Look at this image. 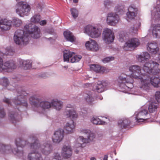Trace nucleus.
Returning a JSON list of instances; mask_svg holds the SVG:
<instances>
[{
  "label": "nucleus",
  "mask_w": 160,
  "mask_h": 160,
  "mask_svg": "<svg viewBox=\"0 0 160 160\" xmlns=\"http://www.w3.org/2000/svg\"><path fill=\"white\" fill-rule=\"evenodd\" d=\"M63 35L67 41L73 42L75 41V38L72 33L70 31H66L63 32Z\"/></svg>",
  "instance_id": "72a5a7b5"
},
{
  "label": "nucleus",
  "mask_w": 160,
  "mask_h": 160,
  "mask_svg": "<svg viewBox=\"0 0 160 160\" xmlns=\"http://www.w3.org/2000/svg\"><path fill=\"white\" fill-rule=\"evenodd\" d=\"M15 9L16 13L21 17L28 15L31 10L30 6L24 2H18L15 6Z\"/></svg>",
  "instance_id": "423d86ee"
},
{
  "label": "nucleus",
  "mask_w": 160,
  "mask_h": 160,
  "mask_svg": "<svg viewBox=\"0 0 160 160\" xmlns=\"http://www.w3.org/2000/svg\"><path fill=\"white\" fill-rule=\"evenodd\" d=\"M149 30L152 31L154 37L160 38V24L152 25Z\"/></svg>",
  "instance_id": "5701e85b"
},
{
  "label": "nucleus",
  "mask_w": 160,
  "mask_h": 160,
  "mask_svg": "<svg viewBox=\"0 0 160 160\" xmlns=\"http://www.w3.org/2000/svg\"><path fill=\"white\" fill-rule=\"evenodd\" d=\"M17 113L13 111L11 112H9V117L10 119L13 123H14L17 121Z\"/></svg>",
  "instance_id": "ea45409f"
},
{
  "label": "nucleus",
  "mask_w": 160,
  "mask_h": 160,
  "mask_svg": "<svg viewBox=\"0 0 160 160\" xmlns=\"http://www.w3.org/2000/svg\"><path fill=\"white\" fill-rule=\"evenodd\" d=\"M41 17L39 15H35L31 18V21L34 23H38L40 21Z\"/></svg>",
  "instance_id": "79ce46f5"
},
{
  "label": "nucleus",
  "mask_w": 160,
  "mask_h": 160,
  "mask_svg": "<svg viewBox=\"0 0 160 160\" xmlns=\"http://www.w3.org/2000/svg\"><path fill=\"white\" fill-rule=\"evenodd\" d=\"M45 32L51 34H54V30L52 29H46Z\"/></svg>",
  "instance_id": "5fc2aeb1"
},
{
  "label": "nucleus",
  "mask_w": 160,
  "mask_h": 160,
  "mask_svg": "<svg viewBox=\"0 0 160 160\" xmlns=\"http://www.w3.org/2000/svg\"><path fill=\"white\" fill-rule=\"evenodd\" d=\"M63 137V130L59 129L55 132L52 140L54 142L58 143L62 140Z\"/></svg>",
  "instance_id": "6ab92c4d"
},
{
  "label": "nucleus",
  "mask_w": 160,
  "mask_h": 160,
  "mask_svg": "<svg viewBox=\"0 0 160 160\" xmlns=\"http://www.w3.org/2000/svg\"><path fill=\"white\" fill-rule=\"evenodd\" d=\"M86 48L89 50L96 51L98 49V45L94 40H90L87 42L85 44Z\"/></svg>",
  "instance_id": "aec40b11"
},
{
  "label": "nucleus",
  "mask_w": 160,
  "mask_h": 160,
  "mask_svg": "<svg viewBox=\"0 0 160 160\" xmlns=\"http://www.w3.org/2000/svg\"><path fill=\"white\" fill-rule=\"evenodd\" d=\"M63 114L66 118H71L73 119L77 118L78 116L77 113L73 109L66 108Z\"/></svg>",
  "instance_id": "a878e982"
},
{
  "label": "nucleus",
  "mask_w": 160,
  "mask_h": 160,
  "mask_svg": "<svg viewBox=\"0 0 160 160\" xmlns=\"http://www.w3.org/2000/svg\"><path fill=\"white\" fill-rule=\"evenodd\" d=\"M3 66L5 67L3 68L8 69L10 71L16 68L15 62L12 60H10L5 62Z\"/></svg>",
  "instance_id": "cd10ccee"
},
{
  "label": "nucleus",
  "mask_w": 160,
  "mask_h": 160,
  "mask_svg": "<svg viewBox=\"0 0 160 160\" xmlns=\"http://www.w3.org/2000/svg\"><path fill=\"white\" fill-rule=\"evenodd\" d=\"M25 69H29L31 67V62L29 60H26V64H24L23 66Z\"/></svg>",
  "instance_id": "de8ad7c7"
},
{
  "label": "nucleus",
  "mask_w": 160,
  "mask_h": 160,
  "mask_svg": "<svg viewBox=\"0 0 160 160\" xmlns=\"http://www.w3.org/2000/svg\"><path fill=\"white\" fill-rule=\"evenodd\" d=\"M63 102L57 99H53L51 101V107L59 111L62 108Z\"/></svg>",
  "instance_id": "c85d7f7f"
},
{
  "label": "nucleus",
  "mask_w": 160,
  "mask_h": 160,
  "mask_svg": "<svg viewBox=\"0 0 160 160\" xmlns=\"http://www.w3.org/2000/svg\"><path fill=\"white\" fill-rule=\"evenodd\" d=\"M91 122L93 124L96 125H104L105 123V122L101 120L97 117H93L91 119Z\"/></svg>",
  "instance_id": "e433bc0d"
},
{
  "label": "nucleus",
  "mask_w": 160,
  "mask_h": 160,
  "mask_svg": "<svg viewBox=\"0 0 160 160\" xmlns=\"http://www.w3.org/2000/svg\"><path fill=\"white\" fill-rule=\"evenodd\" d=\"M90 67L92 70L94 71L97 72L103 73L105 72L106 70L105 68L98 65H91Z\"/></svg>",
  "instance_id": "2f4dec72"
},
{
  "label": "nucleus",
  "mask_w": 160,
  "mask_h": 160,
  "mask_svg": "<svg viewBox=\"0 0 160 160\" xmlns=\"http://www.w3.org/2000/svg\"><path fill=\"white\" fill-rule=\"evenodd\" d=\"M34 143L30 145L31 152L28 154V160H42L40 152L45 155H48L51 152L52 149L50 142L43 143L41 145L36 138L33 139Z\"/></svg>",
  "instance_id": "f03ea898"
},
{
  "label": "nucleus",
  "mask_w": 160,
  "mask_h": 160,
  "mask_svg": "<svg viewBox=\"0 0 160 160\" xmlns=\"http://www.w3.org/2000/svg\"><path fill=\"white\" fill-rule=\"evenodd\" d=\"M112 2L109 0H105L104 1V4L106 7H108L111 5Z\"/></svg>",
  "instance_id": "3c124183"
},
{
  "label": "nucleus",
  "mask_w": 160,
  "mask_h": 160,
  "mask_svg": "<svg viewBox=\"0 0 160 160\" xmlns=\"http://www.w3.org/2000/svg\"><path fill=\"white\" fill-rule=\"evenodd\" d=\"M19 64L22 66H24V64H26V60H24L22 59H20L19 60Z\"/></svg>",
  "instance_id": "6e6d98bb"
},
{
  "label": "nucleus",
  "mask_w": 160,
  "mask_h": 160,
  "mask_svg": "<svg viewBox=\"0 0 160 160\" xmlns=\"http://www.w3.org/2000/svg\"><path fill=\"white\" fill-rule=\"evenodd\" d=\"M72 150L69 145H64L62 148L61 154L62 156L66 158H70L72 155Z\"/></svg>",
  "instance_id": "412c9836"
},
{
  "label": "nucleus",
  "mask_w": 160,
  "mask_h": 160,
  "mask_svg": "<svg viewBox=\"0 0 160 160\" xmlns=\"http://www.w3.org/2000/svg\"><path fill=\"white\" fill-rule=\"evenodd\" d=\"M26 30H28V34L31 37L35 38H37L40 37V29L37 26L32 25L31 30L29 29V26L26 25L24 26Z\"/></svg>",
  "instance_id": "4468645a"
},
{
  "label": "nucleus",
  "mask_w": 160,
  "mask_h": 160,
  "mask_svg": "<svg viewBox=\"0 0 160 160\" xmlns=\"http://www.w3.org/2000/svg\"><path fill=\"white\" fill-rule=\"evenodd\" d=\"M3 61L2 59L0 57V68L2 67L3 66Z\"/></svg>",
  "instance_id": "052dcab7"
},
{
  "label": "nucleus",
  "mask_w": 160,
  "mask_h": 160,
  "mask_svg": "<svg viewBox=\"0 0 160 160\" xmlns=\"http://www.w3.org/2000/svg\"><path fill=\"white\" fill-rule=\"evenodd\" d=\"M114 38V33L112 30L107 28L104 29L102 33V38L105 43L109 44L113 42Z\"/></svg>",
  "instance_id": "9d476101"
},
{
  "label": "nucleus",
  "mask_w": 160,
  "mask_h": 160,
  "mask_svg": "<svg viewBox=\"0 0 160 160\" xmlns=\"http://www.w3.org/2000/svg\"><path fill=\"white\" fill-rule=\"evenodd\" d=\"M147 108H145V106H143L135 112L134 113L135 118L138 122H142L146 119L145 118L148 113Z\"/></svg>",
  "instance_id": "f8f14e48"
},
{
  "label": "nucleus",
  "mask_w": 160,
  "mask_h": 160,
  "mask_svg": "<svg viewBox=\"0 0 160 160\" xmlns=\"http://www.w3.org/2000/svg\"><path fill=\"white\" fill-rule=\"evenodd\" d=\"M11 21L7 19H2L0 21V28L2 31H7L12 27Z\"/></svg>",
  "instance_id": "a211bd4d"
},
{
  "label": "nucleus",
  "mask_w": 160,
  "mask_h": 160,
  "mask_svg": "<svg viewBox=\"0 0 160 160\" xmlns=\"http://www.w3.org/2000/svg\"><path fill=\"white\" fill-rule=\"evenodd\" d=\"M73 108L72 106L71 105H68L67 106L66 108Z\"/></svg>",
  "instance_id": "69168bd1"
},
{
  "label": "nucleus",
  "mask_w": 160,
  "mask_h": 160,
  "mask_svg": "<svg viewBox=\"0 0 160 160\" xmlns=\"http://www.w3.org/2000/svg\"><path fill=\"white\" fill-rule=\"evenodd\" d=\"M84 97L86 102L90 104L94 101V98L92 93L85 94L84 95Z\"/></svg>",
  "instance_id": "c9c22d12"
},
{
  "label": "nucleus",
  "mask_w": 160,
  "mask_h": 160,
  "mask_svg": "<svg viewBox=\"0 0 160 160\" xmlns=\"http://www.w3.org/2000/svg\"><path fill=\"white\" fill-rule=\"evenodd\" d=\"M138 80H140L141 81L139 85L140 88L142 90L147 92H149L150 90L151 84L150 78L148 75L146 74L142 78Z\"/></svg>",
  "instance_id": "9b49d317"
},
{
  "label": "nucleus",
  "mask_w": 160,
  "mask_h": 160,
  "mask_svg": "<svg viewBox=\"0 0 160 160\" xmlns=\"http://www.w3.org/2000/svg\"><path fill=\"white\" fill-rule=\"evenodd\" d=\"M115 8L116 12L119 14H122L124 12V6L121 4L117 5Z\"/></svg>",
  "instance_id": "4c0bfd02"
},
{
  "label": "nucleus",
  "mask_w": 160,
  "mask_h": 160,
  "mask_svg": "<svg viewBox=\"0 0 160 160\" xmlns=\"http://www.w3.org/2000/svg\"><path fill=\"white\" fill-rule=\"evenodd\" d=\"M150 83L154 87H158L160 86V76H153L150 78Z\"/></svg>",
  "instance_id": "7c9ffc66"
},
{
  "label": "nucleus",
  "mask_w": 160,
  "mask_h": 160,
  "mask_svg": "<svg viewBox=\"0 0 160 160\" xmlns=\"http://www.w3.org/2000/svg\"><path fill=\"white\" fill-rule=\"evenodd\" d=\"M157 5L152 12V18L154 20L160 18V1L157 2Z\"/></svg>",
  "instance_id": "4be33fe9"
},
{
  "label": "nucleus",
  "mask_w": 160,
  "mask_h": 160,
  "mask_svg": "<svg viewBox=\"0 0 160 160\" xmlns=\"http://www.w3.org/2000/svg\"><path fill=\"white\" fill-rule=\"evenodd\" d=\"M8 52H7V54L10 55H11L13 53V50L11 49H10V50H8Z\"/></svg>",
  "instance_id": "680f3d73"
},
{
  "label": "nucleus",
  "mask_w": 160,
  "mask_h": 160,
  "mask_svg": "<svg viewBox=\"0 0 160 160\" xmlns=\"http://www.w3.org/2000/svg\"><path fill=\"white\" fill-rule=\"evenodd\" d=\"M158 104L154 102H151L148 107V110L151 112H153L157 109Z\"/></svg>",
  "instance_id": "a19ab883"
},
{
  "label": "nucleus",
  "mask_w": 160,
  "mask_h": 160,
  "mask_svg": "<svg viewBox=\"0 0 160 160\" xmlns=\"http://www.w3.org/2000/svg\"><path fill=\"white\" fill-rule=\"evenodd\" d=\"M17 93V97L12 101L15 105H22L27 107L28 104L25 96H26L28 93L25 91H22L21 88L18 90Z\"/></svg>",
  "instance_id": "0eeeda50"
},
{
  "label": "nucleus",
  "mask_w": 160,
  "mask_h": 160,
  "mask_svg": "<svg viewBox=\"0 0 160 160\" xmlns=\"http://www.w3.org/2000/svg\"><path fill=\"white\" fill-rule=\"evenodd\" d=\"M0 84L3 86L6 87L9 84L8 79L7 78H4L0 80Z\"/></svg>",
  "instance_id": "a18cd8bd"
},
{
  "label": "nucleus",
  "mask_w": 160,
  "mask_h": 160,
  "mask_svg": "<svg viewBox=\"0 0 160 160\" xmlns=\"http://www.w3.org/2000/svg\"><path fill=\"white\" fill-rule=\"evenodd\" d=\"M125 38L124 37H123V38L121 37V36L120 37V38L119 39V41L122 42L123 41L125 40Z\"/></svg>",
  "instance_id": "e2e57ef3"
},
{
  "label": "nucleus",
  "mask_w": 160,
  "mask_h": 160,
  "mask_svg": "<svg viewBox=\"0 0 160 160\" xmlns=\"http://www.w3.org/2000/svg\"><path fill=\"white\" fill-rule=\"evenodd\" d=\"M114 60V58L113 57H107L104 58L102 60V61L104 63H107L111 61H112Z\"/></svg>",
  "instance_id": "8fccbe9b"
},
{
  "label": "nucleus",
  "mask_w": 160,
  "mask_h": 160,
  "mask_svg": "<svg viewBox=\"0 0 160 160\" xmlns=\"http://www.w3.org/2000/svg\"><path fill=\"white\" fill-rule=\"evenodd\" d=\"M82 58L81 55H73L70 59V62L72 63H74L78 62Z\"/></svg>",
  "instance_id": "37998d69"
},
{
  "label": "nucleus",
  "mask_w": 160,
  "mask_h": 160,
  "mask_svg": "<svg viewBox=\"0 0 160 160\" xmlns=\"http://www.w3.org/2000/svg\"><path fill=\"white\" fill-rule=\"evenodd\" d=\"M92 84L90 83H85L84 84V87H88L90 86H91Z\"/></svg>",
  "instance_id": "0e129e2a"
},
{
  "label": "nucleus",
  "mask_w": 160,
  "mask_h": 160,
  "mask_svg": "<svg viewBox=\"0 0 160 160\" xmlns=\"http://www.w3.org/2000/svg\"><path fill=\"white\" fill-rule=\"evenodd\" d=\"M75 55V53L69 50H65L63 51V60L64 62H69V59Z\"/></svg>",
  "instance_id": "c756f323"
},
{
  "label": "nucleus",
  "mask_w": 160,
  "mask_h": 160,
  "mask_svg": "<svg viewBox=\"0 0 160 160\" xmlns=\"http://www.w3.org/2000/svg\"><path fill=\"white\" fill-rule=\"evenodd\" d=\"M39 22L41 25H45L47 23V21L46 20H42L39 21Z\"/></svg>",
  "instance_id": "bf43d9fd"
},
{
  "label": "nucleus",
  "mask_w": 160,
  "mask_h": 160,
  "mask_svg": "<svg viewBox=\"0 0 160 160\" xmlns=\"http://www.w3.org/2000/svg\"><path fill=\"white\" fill-rule=\"evenodd\" d=\"M13 40L15 43L18 45H26L29 40V36L27 33L22 30H18L15 33Z\"/></svg>",
  "instance_id": "39448f33"
},
{
  "label": "nucleus",
  "mask_w": 160,
  "mask_h": 160,
  "mask_svg": "<svg viewBox=\"0 0 160 160\" xmlns=\"http://www.w3.org/2000/svg\"><path fill=\"white\" fill-rule=\"evenodd\" d=\"M100 29L90 25H88L84 28V32L86 33L92 38H97L101 34Z\"/></svg>",
  "instance_id": "1a4fd4ad"
},
{
  "label": "nucleus",
  "mask_w": 160,
  "mask_h": 160,
  "mask_svg": "<svg viewBox=\"0 0 160 160\" xmlns=\"http://www.w3.org/2000/svg\"><path fill=\"white\" fill-rule=\"evenodd\" d=\"M108 156L107 155H105L104 156L103 160H108Z\"/></svg>",
  "instance_id": "338daca9"
},
{
  "label": "nucleus",
  "mask_w": 160,
  "mask_h": 160,
  "mask_svg": "<svg viewBox=\"0 0 160 160\" xmlns=\"http://www.w3.org/2000/svg\"><path fill=\"white\" fill-rule=\"evenodd\" d=\"M0 151L3 153L8 154L12 152L14 154L20 157L23 155V152L22 151L18 150L17 149L14 150L12 149L10 145H5L1 143H0Z\"/></svg>",
  "instance_id": "6e6552de"
},
{
  "label": "nucleus",
  "mask_w": 160,
  "mask_h": 160,
  "mask_svg": "<svg viewBox=\"0 0 160 160\" xmlns=\"http://www.w3.org/2000/svg\"><path fill=\"white\" fill-rule=\"evenodd\" d=\"M154 59L157 62L160 63V53H159L157 57H156L154 58Z\"/></svg>",
  "instance_id": "13d9d810"
},
{
  "label": "nucleus",
  "mask_w": 160,
  "mask_h": 160,
  "mask_svg": "<svg viewBox=\"0 0 160 160\" xmlns=\"http://www.w3.org/2000/svg\"><path fill=\"white\" fill-rule=\"evenodd\" d=\"M119 20V17L117 14L111 12L107 15L106 22L109 25L115 26L118 22Z\"/></svg>",
  "instance_id": "ddd939ff"
},
{
  "label": "nucleus",
  "mask_w": 160,
  "mask_h": 160,
  "mask_svg": "<svg viewBox=\"0 0 160 160\" xmlns=\"http://www.w3.org/2000/svg\"><path fill=\"white\" fill-rule=\"evenodd\" d=\"M90 160H96V159L94 157H92L91 158Z\"/></svg>",
  "instance_id": "774afa93"
},
{
  "label": "nucleus",
  "mask_w": 160,
  "mask_h": 160,
  "mask_svg": "<svg viewBox=\"0 0 160 160\" xmlns=\"http://www.w3.org/2000/svg\"><path fill=\"white\" fill-rule=\"evenodd\" d=\"M78 131L81 134L87 136V138H84L83 136H79L75 142L74 146L75 148H80L82 146L81 142L88 143L92 141L95 138L94 134L89 130L80 128L79 129Z\"/></svg>",
  "instance_id": "20e7f679"
},
{
  "label": "nucleus",
  "mask_w": 160,
  "mask_h": 160,
  "mask_svg": "<svg viewBox=\"0 0 160 160\" xmlns=\"http://www.w3.org/2000/svg\"><path fill=\"white\" fill-rule=\"evenodd\" d=\"M61 157L59 153H54L53 158L52 160H61ZM44 160H49L48 157L45 158Z\"/></svg>",
  "instance_id": "c03bdc74"
},
{
  "label": "nucleus",
  "mask_w": 160,
  "mask_h": 160,
  "mask_svg": "<svg viewBox=\"0 0 160 160\" xmlns=\"http://www.w3.org/2000/svg\"><path fill=\"white\" fill-rule=\"evenodd\" d=\"M147 46V50L152 54H156L159 51L158 44L155 42H149Z\"/></svg>",
  "instance_id": "f3484780"
},
{
  "label": "nucleus",
  "mask_w": 160,
  "mask_h": 160,
  "mask_svg": "<svg viewBox=\"0 0 160 160\" xmlns=\"http://www.w3.org/2000/svg\"><path fill=\"white\" fill-rule=\"evenodd\" d=\"M130 123V120L126 118H123L120 120L118 122L119 126L121 128H127Z\"/></svg>",
  "instance_id": "473e14b6"
},
{
  "label": "nucleus",
  "mask_w": 160,
  "mask_h": 160,
  "mask_svg": "<svg viewBox=\"0 0 160 160\" xmlns=\"http://www.w3.org/2000/svg\"><path fill=\"white\" fill-rule=\"evenodd\" d=\"M11 22L13 25L15 27H19L20 26L22 23V21L21 20L18 18H12Z\"/></svg>",
  "instance_id": "58836bf2"
},
{
  "label": "nucleus",
  "mask_w": 160,
  "mask_h": 160,
  "mask_svg": "<svg viewBox=\"0 0 160 160\" xmlns=\"http://www.w3.org/2000/svg\"><path fill=\"white\" fill-rule=\"evenodd\" d=\"M34 138H36L35 137L32 136V137L29 138L28 141L23 140L20 138L17 139L15 141V144L17 147V148L19 147L22 148L24 147L26 145L29 143L30 147V145L32 143H34V140L33 139Z\"/></svg>",
  "instance_id": "dca6fc26"
},
{
  "label": "nucleus",
  "mask_w": 160,
  "mask_h": 160,
  "mask_svg": "<svg viewBox=\"0 0 160 160\" xmlns=\"http://www.w3.org/2000/svg\"><path fill=\"white\" fill-rule=\"evenodd\" d=\"M3 101L8 104H10L11 100L8 99V98H5L3 99Z\"/></svg>",
  "instance_id": "4d7b16f0"
},
{
  "label": "nucleus",
  "mask_w": 160,
  "mask_h": 160,
  "mask_svg": "<svg viewBox=\"0 0 160 160\" xmlns=\"http://www.w3.org/2000/svg\"><path fill=\"white\" fill-rule=\"evenodd\" d=\"M137 9L134 6H130L128 8V12L127 13V19H132L134 18L136 16V12Z\"/></svg>",
  "instance_id": "393cba45"
},
{
  "label": "nucleus",
  "mask_w": 160,
  "mask_h": 160,
  "mask_svg": "<svg viewBox=\"0 0 160 160\" xmlns=\"http://www.w3.org/2000/svg\"><path fill=\"white\" fill-rule=\"evenodd\" d=\"M138 40L136 38H131L126 42L123 47L125 50H128L130 48H134L139 45Z\"/></svg>",
  "instance_id": "2eb2a0df"
},
{
  "label": "nucleus",
  "mask_w": 160,
  "mask_h": 160,
  "mask_svg": "<svg viewBox=\"0 0 160 160\" xmlns=\"http://www.w3.org/2000/svg\"><path fill=\"white\" fill-rule=\"evenodd\" d=\"M29 100L30 104L34 107V110L39 113L42 112V111H39L40 108L44 110L51 108V101L49 102L46 100L40 101V99L35 95L31 96Z\"/></svg>",
  "instance_id": "7ed1b4c3"
},
{
  "label": "nucleus",
  "mask_w": 160,
  "mask_h": 160,
  "mask_svg": "<svg viewBox=\"0 0 160 160\" xmlns=\"http://www.w3.org/2000/svg\"><path fill=\"white\" fill-rule=\"evenodd\" d=\"M75 127L73 121L70 120L66 123L64 126V129L67 133H71L74 131Z\"/></svg>",
  "instance_id": "b1692460"
},
{
  "label": "nucleus",
  "mask_w": 160,
  "mask_h": 160,
  "mask_svg": "<svg viewBox=\"0 0 160 160\" xmlns=\"http://www.w3.org/2000/svg\"><path fill=\"white\" fill-rule=\"evenodd\" d=\"M71 14L74 18H75L78 17V12L75 8L71 9Z\"/></svg>",
  "instance_id": "49530a36"
},
{
  "label": "nucleus",
  "mask_w": 160,
  "mask_h": 160,
  "mask_svg": "<svg viewBox=\"0 0 160 160\" xmlns=\"http://www.w3.org/2000/svg\"><path fill=\"white\" fill-rule=\"evenodd\" d=\"M105 83H102L100 82H98L97 85L94 88V90L99 93L102 92L105 90V87L104 86Z\"/></svg>",
  "instance_id": "f704fd0d"
},
{
  "label": "nucleus",
  "mask_w": 160,
  "mask_h": 160,
  "mask_svg": "<svg viewBox=\"0 0 160 160\" xmlns=\"http://www.w3.org/2000/svg\"><path fill=\"white\" fill-rule=\"evenodd\" d=\"M129 70L131 73L130 76L122 74L119 76L118 79V82L120 83V87L128 91H129L133 87L132 78L137 79H141L148 73L156 75L159 73L160 71L159 64L152 60L145 62L142 70L140 66L137 65L130 66Z\"/></svg>",
  "instance_id": "f257e3e1"
},
{
  "label": "nucleus",
  "mask_w": 160,
  "mask_h": 160,
  "mask_svg": "<svg viewBox=\"0 0 160 160\" xmlns=\"http://www.w3.org/2000/svg\"><path fill=\"white\" fill-rule=\"evenodd\" d=\"M136 58L138 62L143 63L150 59V55L148 52H144L141 54L137 55Z\"/></svg>",
  "instance_id": "bb28decb"
},
{
  "label": "nucleus",
  "mask_w": 160,
  "mask_h": 160,
  "mask_svg": "<svg viewBox=\"0 0 160 160\" xmlns=\"http://www.w3.org/2000/svg\"><path fill=\"white\" fill-rule=\"evenodd\" d=\"M5 113L3 108L0 107V118H2L5 116Z\"/></svg>",
  "instance_id": "864d4df0"
},
{
  "label": "nucleus",
  "mask_w": 160,
  "mask_h": 160,
  "mask_svg": "<svg viewBox=\"0 0 160 160\" xmlns=\"http://www.w3.org/2000/svg\"><path fill=\"white\" fill-rule=\"evenodd\" d=\"M155 97L156 100L158 103H160V91H157L156 92Z\"/></svg>",
  "instance_id": "09e8293b"
},
{
  "label": "nucleus",
  "mask_w": 160,
  "mask_h": 160,
  "mask_svg": "<svg viewBox=\"0 0 160 160\" xmlns=\"http://www.w3.org/2000/svg\"><path fill=\"white\" fill-rule=\"evenodd\" d=\"M137 26L136 25H134L133 27H131L130 29V31L134 33H136L137 32Z\"/></svg>",
  "instance_id": "603ef678"
}]
</instances>
